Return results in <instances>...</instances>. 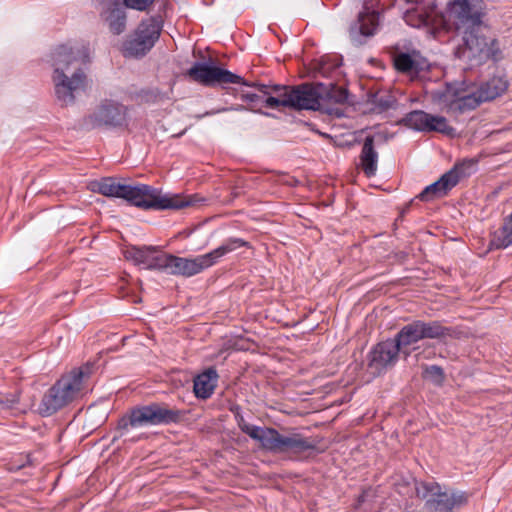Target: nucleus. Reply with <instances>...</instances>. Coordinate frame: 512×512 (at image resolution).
I'll return each instance as SVG.
<instances>
[{
    "mask_svg": "<svg viewBox=\"0 0 512 512\" xmlns=\"http://www.w3.org/2000/svg\"><path fill=\"white\" fill-rule=\"evenodd\" d=\"M185 76L191 81L205 87L224 86L226 84H242L254 87L259 92H264L263 106L277 109L280 106L295 110L319 109L321 93L319 88L310 83H303L298 86H267L257 82H248L241 76L214 65L212 59L209 62H195L189 68Z\"/></svg>",
    "mask_w": 512,
    "mask_h": 512,
    "instance_id": "1",
    "label": "nucleus"
},
{
    "mask_svg": "<svg viewBox=\"0 0 512 512\" xmlns=\"http://www.w3.org/2000/svg\"><path fill=\"white\" fill-rule=\"evenodd\" d=\"M92 191L107 197L123 198L143 210H180L197 206L204 201L197 194L182 196L162 193L161 190L146 184L136 186L121 184L113 177H104L93 182Z\"/></svg>",
    "mask_w": 512,
    "mask_h": 512,
    "instance_id": "2",
    "label": "nucleus"
},
{
    "mask_svg": "<svg viewBox=\"0 0 512 512\" xmlns=\"http://www.w3.org/2000/svg\"><path fill=\"white\" fill-rule=\"evenodd\" d=\"M51 59L56 99L61 106L71 105L75 102L76 94L87 87L83 68L90 62L89 48L59 45L52 52Z\"/></svg>",
    "mask_w": 512,
    "mask_h": 512,
    "instance_id": "3",
    "label": "nucleus"
},
{
    "mask_svg": "<svg viewBox=\"0 0 512 512\" xmlns=\"http://www.w3.org/2000/svg\"><path fill=\"white\" fill-rule=\"evenodd\" d=\"M92 371L93 365L87 363L58 379L43 395L38 407L39 414L44 417L51 416L78 398Z\"/></svg>",
    "mask_w": 512,
    "mask_h": 512,
    "instance_id": "4",
    "label": "nucleus"
},
{
    "mask_svg": "<svg viewBox=\"0 0 512 512\" xmlns=\"http://www.w3.org/2000/svg\"><path fill=\"white\" fill-rule=\"evenodd\" d=\"M410 482H399L396 484L397 490L401 494L414 490L419 499L425 501L424 508L427 512H455L468 502L469 495L464 491L444 490L441 485L435 481H418L412 479Z\"/></svg>",
    "mask_w": 512,
    "mask_h": 512,
    "instance_id": "5",
    "label": "nucleus"
},
{
    "mask_svg": "<svg viewBox=\"0 0 512 512\" xmlns=\"http://www.w3.org/2000/svg\"><path fill=\"white\" fill-rule=\"evenodd\" d=\"M185 411L171 407L164 402H151L131 409L130 414L118 420L117 430L120 436L129 427L178 424L185 417Z\"/></svg>",
    "mask_w": 512,
    "mask_h": 512,
    "instance_id": "6",
    "label": "nucleus"
},
{
    "mask_svg": "<svg viewBox=\"0 0 512 512\" xmlns=\"http://www.w3.org/2000/svg\"><path fill=\"white\" fill-rule=\"evenodd\" d=\"M163 28L161 16L143 19L123 43L125 57H144L158 41Z\"/></svg>",
    "mask_w": 512,
    "mask_h": 512,
    "instance_id": "7",
    "label": "nucleus"
},
{
    "mask_svg": "<svg viewBox=\"0 0 512 512\" xmlns=\"http://www.w3.org/2000/svg\"><path fill=\"white\" fill-rule=\"evenodd\" d=\"M387 50L398 73L408 76L411 80H422L427 77L431 64L419 50L411 45L399 43L388 47Z\"/></svg>",
    "mask_w": 512,
    "mask_h": 512,
    "instance_id": "8",
    "label": "nucleus"
},
{
    "mask_svg": "<svg viewBox=\"0 0 512 512\" xmlns=\"http://www.w3.org/2000/svg\"><path fill=\"white\" fill-rule=\"evenodd\" d=\"M154 2L155 0H98L99 15L113 35H120L127 25L125 8L145 11Z\"/></svg>",
    "mask_w": 512,
    "mask_h": 512,
    "instance_id": "9",
    "label": "nucleus"
},
{
    "mask_svg": "<svg viewBox=\"0 0 512 512\" xmlns=\"http://www.w3.org/2000/svg\"><path fill=\"white\" fill-rule=\"evenodd\" d=\"M476 165L477 161L474 159H465L456 163L437 181L425 187L416 198L424 202H429L448 195L461 179L470 176L474 172Z\"/></svg>",
    "mask_w": 512,
    "mask_h": 512,
    "instance_id": "10",
    "label": "nucleus"
},
{
    "mask_svg": "<svg viewBox=\"0 0 512 512\" xmlns=\"http://www.w3.org/2000/svg\"><path fill=\"white\" fill-rule=\"evenodd\" d=\"M82 127L91 130L101 127L121 128L128 126V108L114 100H103L82 120Z\"/></svg>",
    "mask_w": 512,
    "mask_h": 512,
    "instance_id": "11",
    "label": "nucleus"
},
{
    "mask_svg": "<svg viewBox=\"0 0 512 512\" xmlns=\"http://www.w3.org/2000/svg\"><path fill=\"white\" fill-rule=\"evenodd\" d=\"M440 99L445 103L447 112L455 116L472 111L483 102L477 90L467 91L457 83H447Z\"/></svg>",
    "mask_w": 512,
    "mask_h": 512,
    "instance_id": "12",
    "label": "nucleus"
},
{
    "mask_svg": "<svg viewBox=\"0 0 512 512\" xmlns=\"http://www.w3.org/2000/svg\"><path fill=\"white\" fill-rule=\"evenodd\" d=\"M380 26V14L375 10H370L364 6L356 18L348 27V36L350 42L355 47H360L368 43L374 37Z\"/></svg>",
    "mask_w": 512,
    "mask_h": 512,
    "instance_id": "13",
    "label": "nucleus"
},
{
    "mask_svg": "<svg viewBox=\"0 0 512 512\" xmlns=\"http://www.w3.org/2000/svg\"><path fill=\"white\" fill-rule=\"evenodd\" d=\"M318 441L306 438L300 433L281 434L275 429L268 451L274 454L290 453L300 456L306 452L315 451Z\"/></svg>",
    "mask_w": 512,
    "mask_h": 512,
    "instance_id": "14",
    "label": "nucleus"
},
{
    "mask_svg": "<svg viewBox=\"0 0 512 512\" xmlns=\"http://www.w3.org/2000/svg\"><path fill=\"white\" fill-rule=\"evenodd\" d=\"M403 123L416 131L438 132L450 137L455 136L456 133L444 116L432 115L422 110H414L406 114Z\"/></svg>",
    "mask_w": 512,
    "mask_h": 512,
    "instance_id": "15",
    "label": "nucleus"
},
{
    "mask_svg": "<svg viewBox=\"0 0 512 512\" xmlns=\"http://www.w3.org/2000/svg\"><path fill=\"white\" fill-rule=\"evenodd\" d=\"M400 354H402L400 347L393 338H389L373 347L369 353L368 366L373 373L380 375L396 364Z\"/></svg>",
    "mask_w": 512,
    "mask_h": 512,
    "instance_id": "16",
    "label": "nucleus"
},
{
    "mask_svg": "<svg viewBox=\"0 0 512 512\" xmlns=\"http://www.w3.org/2000/svg\"><path fill=\"white\" fill-rule=\"evenodd\" d=\"M165 271L172 275L191 277L209 268L206 255H199L195 258L178 257L172 254L166 255Z\"/></svg>",
    "mask_w": 512,
    "mask_h": 512,
    "instance_id": "17",
    "label": "nucleus"
},
{
    "mask_svg": "<svg viewBox=\"0 0 512 512\" xmlns=\"http://www.w3.org/2000/svg\"><path fill=\"white\" fill-rule=\"evenodd\" d=\"M166 255L156 246H132L125 253L127 259L149 270H164L167 265Z\"/></svg>",
    "mask_w": 512,
    "mask_h": 512,
    "instance_id": "18",
    "label": "nucleus"
},
{
    "mask_svg": "<svg viewBox=\"0 0 512 512\" xmlns=\"http://www.w3.org/2000/svg\"><path fill=\"white\" fill-rule=\"evenodd\" d=\"M423 339H437L446 342L447 339L460 338L462 332L454 327H447L439 321H421L419 320Z\"/></svg>",
    "mask_w": 512,
    "mask_h": 512,
    "instance_id": "19",
    "label": "nucleus"
},
{
    "mask_svg": "<svg viewBox=\"0 0 512 512\" xmlns=\"http://www.w3.org/2000/svg\"><path fill=\"white\" fill-rule=\"evenodd\" d=\"M393 339L402 350L404 357L407 358L411 354L409 347L423 339L419 320L403 326Z\"/></svg>",
    "mask_w": 512,
    "mask_h": 512,
    "instance_id": "20",
    "label": "nucleus"
},
{
    "mask_svg": "<svg viewBox=\"0 0 512 512\" xmlns=\"http://www.w3.org/2000/svg\"><path fill=\"white\" fill-rule=\"evenodd\" d=\"M360 167L367 177H372L377 172L378 153L375 149V136L365 137L359 156Z\"/></svg>",
    "mask_w": 512,
    "mask_h": 512,
    "instance_id": "21",
    "label": "nucleus"
},
{
    "mask_svg": "<svg viewBox=\"0 0 512 512\" xmlns=\"http://www.w3.org/2000/svg\"><path fill=\"white\" fill-rule=\"evenodd\" d=\"M218 374L215 368L210 367L194 379V393L197 398H209L217 386Z\"/></svg>",
    "mask_w": 512,
    "mask_h": 512,
    "instance_id": "22",
    "label": "nucleus"
},
{
    "mask_svg": "<svg viewBox=\"0 0 512 512\" xmlns=\"http://www.w3.org/2000/svg\"><path fill=\"white\" fill-rule=\"evenodd\" d=\"M508 88V82L502 77H493L482 83L477 89L483 102L490 101L503 94Z\"/></svg>",
    "mask_w": 512,
    "mask_h": 512,
    "instance_id": "23",
    "label": "nucleus"
},
{
    "mask_svg": "<svg viewBox=\"0 0 512 512\" xmlns=\"http://www.w3.org/2000/svg\"><path fill=\"white\" fill-rule=\"evenodd\" d=\"M240 247L250 248V243L241 238L236 237H231L227 239L222 245L205 254L209 266H213L214 264L217 263L218 259Z\"/></svg>",
    "mask_w": 512,
    "mask_h": 512,
    "instance_id": "24",
    "label": "nucleus"
},
{
    "mask_svg": "<svg viewBox=\"0 0 512 512\" xmlns=\"http://www.w3.org/2000/svg\"><path fill=\"white\" fill-rule=\"evenodd\" d=\"M243 433L247 434L253 440H256L260 443L261 447L268 451L271 440L273 438L275 428L272 427H259L251 424L244 425L241 430Z\"/></svg>",
    "mask_w": 512,
    "mask_h": 512,
    "instance_id": "25",
    "label": "nucleus"
},
{
    "mask_svg": "<svg viewBox=\"0 0 512 512\" xmlns=\"http://www.w3.org/2000/svg\"><path fill=\"white\" fill-rule=\"evenodd\" d=\"M492 244L498 249L512 245V213L504 218L502 226L494 234Z\"/></svg>",
    "mask_w": 512,
    "mask_h": 512,
    "instance_id": "26",
    "label": "nucleus"
},
{
    "mask_svg": "<svg viewBox=\"0 0 512 512\" xmlns=\"http://www.w3.org/2000/svg\"><path fill=\"white\" fill-rule=\"evenodd\" d=\"M312 85L314 86V84H312ZM315 87L319 88V91L321 93L320 106H319L318 110L322 109V102L324 101V96H323L324 93H325L327 99L334 103L344 104L347 101L348 90L343 87H339V86L331 84L330 89L326 90L325 86L322 83L316 84Z\"/></svg>",
    "mask_w": 512,
    "mask_h": 512,
    "instance_id": "27",
    "label": "nucleus"
},
{
    "mask_svg": "<svg viewBox=\"0 0 512 512\" xmlns=\"http://www.w3.org/2000/svg\"><path fill=\"white\" fill-rule=\"evenodd\" d=\"M169 99L166 93L161 92L158 88L141 89L135 93V100L140 104H153Z\"/></svg>",
    "mask_w": 512,
    "mask_h": 512,
    "instance_id": "28",
    "label": "nucleus"
},
{
    "mask_svg": "<svg viewBox=\"0 0 512 512\" xmlns=\"http://www.w3.org/2000/svg\"><path fill=\"white\" fill-rule=\"evenodd\" d=\"M370 102L374 105V109L378 113L385 112L396 105V99L394 96L386 92H377L370 98Z\"/></svg>",
    "mask_w": 512,
    "mask_h": 512,
    "instance_id": "29",
    "label": "nucleus"
},
{
    "mask_svg": "<svg viewBox=\"0 0 512 512\" xmlns=\"http://www.w3.org/2000/svg\"><path fill=\"white\" fill-rule=\"evenodd\" d=\"M19 403V393L0 395V410H13Z\"/></svg>",
    "mask_w": 512,
    "mask_h": 512,
    "instance_id": "30",
    "label": "nucleus"
},
{
    "mask_svg": "<svg viewBox=\"0 0 512 512\" xmlns=\"http://www.w3.org/2000/svg\"><path fill=\"white\" fill-rule=\"evenodd\" d=\"M241 99L250 103L253 108L263 107L264 92H246L241 94Z\"/></svg>",
    "mask_w": 512,
    "mask_h": 512,
    "instance_id": "31",
    "label": "nucleus"
},
{
    "mask_svg": "<svg viewBox=\"0 0 512 512\" xmlns=\"http://www.w3.org/2000/svg\"><path fill=\"white\" fill-rule=\"evenodd\" d=\"M426 377L437 384H441L444 380V372L440 366L431 365L425 369Z\"/></svg>",
    "mask_w": 512,
    "mask_h": 512,
    "instance_id": "32",
    "label": "nucleus"
},
{
    "mask_svg": "<svg viewBox=\"0 0 512 512\" xmlns=\"http://www.w3.org/2000/svg\"><path fill=\"white\" fill-rule=\"evenodd\" d=\"M231 411L234 414V417H235L238 427L240 428V430H242L244 425H247L248 423L245 421V419L241 413L240 407L237 406L235 408H232Z\"/></svg>",
    "mask_w": 512,
    "mask_h": 512,
    "instance_id": "33",
    "label": "nucleus"
},
{
    "mask_svg": "<svg viewBox=\"0 0 512 512\" xmlns=\"http://www.w3.org/2000/svg\"><path fill=\"white\" fill-rule=\"evenodd\" d=\"M412 203H413V200H411L409 203H407V204L403 207V209H402V211H401V213H400V218H403V217H404V215H405V213H407V212L409 211V209H410V207H411Z\"/></svg>",
    "mask_w": 512,
    "mask_h": 512,
    "instance_id": "34",
    "label": "nucleus"
},
{
    "mask_svg": "<svg viewBox=\"0 0 512 512\" xmlns=\"http://www.w3.org/2000/svg\"><path fill=\"white\" fill-rule=\"evenodd\" d=\"M364 497H365V494H362V495L359 496V498H358V503L359 504L364 502Z\"/></svg>",
    "mask_w": 512,
    "mask_h": 512,
    "instance_id": "35",
    "label": "nucleus"
},
{
    "mask_svg": "<svg viewBox=\"0 0 512 512\" xmlns=\"http://www.w3.org/2000/svg\"><path fill=\"white\" fill-rule=\"evenodd\" d=\"M22 467H24V465H19L17 469H21Z\"/></svg>",
    "mask_w": 512,
    "mask_h": 512,
    "instance_id": "36",
    "label": "nucleus"
}]
</instances>
